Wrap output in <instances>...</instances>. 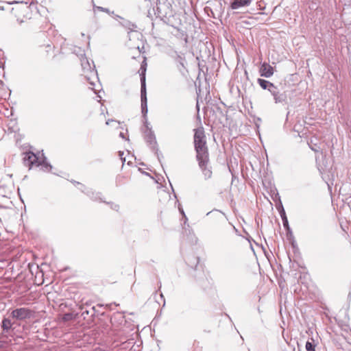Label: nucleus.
Masks as SVG:
<instances>
[{"instance_id":"f257e3e1","label":"nucleus","mask_w":351,"mask_h":351,"mask_svg":"<svg viewBox=\"0 0 351 351\" xmlns=\"http://www.w3.org/2000/svg\"><path fill=\"white\" fill-rule=\"evenodd\" d=\"M194 131V147L196 152V159L204 178L208 180L212 177L213 172L210 166L206 135L203 128L195 129Z\"/></svg>"},{"instance_id":"f03ea898","label":"nucleus","mask_w":351,"mask_h":351,"mask_svg":"<svg viewBox=\"0 0 351 351\" xmlns=\"http://www.w3.org/2000/svg\"><path fill=\"white\" fill-rule=\"evenodd\" d=\"M23 163L25 166L32 167V165L36 166L42 165L45 170L50 171L52 167L47 162V158L43 155V158L40 159L37 155L32 152H27L23 158Z\"/></svg>"},{"instance_id":"7ed1b4c3","label":"nucleus","mask_w":351,"mask_h":351,"mask_svg":"<svg viewBox=\"0 0 351 351\" xmlns=\"http://www.w3.org/2000/svg\"><path fill=\"white\" fill-rule=\"evenodd\" d=\"M33 314V311L25 307H21L14 309L10 313V317L16 320L23 321L30 319Z\"/></svg>"},{"instance_id":"20e7f679","label":"nucleus","mask_w":351,"mask_h":351,"mask_svg":"<svg viewBox=\"0 0 351 351\" xmlns=\"http://www.w3.org/2000/svg\"><path fill=\"white\" fill-rule=\"evenodd\" d=\"M13 324L14 322H12L10 317H3L1 324V328L2 329L1 337H6V339H8L9 336L12 337V333L14 330Z\"/></svg>"},{"instance_id":"39448f33","label":"nucleus","mask_w":351,"mask_h":351,"mask_svg":"<svg viewBox=\"0 0 351 351\" xmlns=\"http://www.w3.org/2000/svg\"><path fill=\"white\" fill-rule=\"evenodd\" d=\"M157 6L156 10V14L158 17L164 18L167 17L168 16H171L172 14L171 11V5L169 3H160L159 0H158Z\"/></svg>"},{"instance_id":"423d86ee","label":"nucleus","mask_w":351,"mask_h":351,"mask_svg":"<svg viewBox=\"0 0 351 351\" xmlns=\"http://www.w3.org/2000/svg\"><path fill=\"white\" fill-rule=\"evenodd\" d=\"M270 93L274 97V99L276 104H283L287 102V96L286 93H280L276 86L273 90H271Z\"/></svg>"},{"instance_id":"0eeeda50","label":"nucleus","mask_w":351,"mask_h":351,"mask_svg":"<svg viewBox=\"0 0 351 351\" xmlns=\"http://www.w3.org/2000/svg\"><path fill=\"white\" fill-rule=\"evenodd\" d=\"M173 58L178 64V69L180 71H182V69H185L186 58L184 53L175 51Z\"/></svg>"},{"instance_id":"6e6552de","label":"nucleus","mask_w":351,"mask_h":351,"mask_svg":"<svg viewBox=\"0 0 351 351\" xmlns=\"http://www.w3.org/2000/svg\"><path fill=\"white\" fill-rule=\"evenodd\" d=\"M260 73L262 77H270L274 74V69L269 64L264 62L260 68Z\"/></svg>"},{"instance_id":"1a4fd4ad","label":"nucleus","mask_w":351,"mask_h":351,"mask_svg":"<svg viewBox=\"0 0 351 351\" xmlns=\"http://www.w3.org/2000/svg\"><path fill=\"white\" fill-rule=\"evenodd\" d=\"M141 69H143L141 73V99H147V93H146V85H145V69H143V66L141 65Z\"/></svg>"},{"instance_id":"9d476101","label":"nucleus","mask_w":351,"mask_h":351,"mask_svg":"<svg viewBox=\"0 0 351 351\" xmlns=\"http://www.w3.org/2000/svg\"><path fill=\"white\" fill-rule=\"evenodd\" d=\"M119 23L121 26L129 30L128 34L132 32H135L137 28V25L134 23L124 18Z\"/></svg>"},{"instance_id":"9b49d317","label":"nucleus","mask_w":351,"mask_h":351,"mask_svg":"<svg viewBox=\"0 0 351 351\" xmlns=\"http://www.w3.org/2000/svg\"><path fill=\"white\" fill-rule=\"evenodd\" d=\"M277 208L281 217L284 228L286 229V230H290V227L289 225V221L286 215V213L281 202L280 203L279 206H277Z\"/></svg>"},{"instance_id":"f8f14e48","label":"nucleus","mask_w":351,"mask_h":351,"mask_svg":"<svg viewBox=\"0 0 351 351\" xmlns=\"http://www.w3.org/2000/svg\"><path fill=\"white\" fill-rule=\"evenodd\" d=\"M186 263L191 267L194 268V269L198 270L197 267L199 263V258L195 255L189 256L186 259Z\"/></svg>"},{"instance_id":"ddd939ff","label":"nucleus","mask_w":351,"mask_h":351,"mask_svg":"<svg viewBox=\"0 0 351 351\" xmlns=\"http://www.w3.org/2000/svg\"><path fill=\"white\" fill-rule=\"evenodd\" d=\"M145 139L147 142V143L149 145L151 149H154L156 141V137L154 134L153 132L149 130L145 135Z\"/></svg>"},{"instance_id":"4468645a","label":"nucleus","mask_w":351,"mask_h":351,"mask_svg":"<svg viewBox=\"0 0 351 351\" xmlns=\"http://www.w3.org/2000/svg\"><path fill=\"white\" fill-rule=\"evenodd\" d=\"M212 214V217L215 219L218 220L220 222H224L226 221V217L223 213H222L220 210H213L211 212H208L206 215H209Z\"/></svg>"},{"instance_id":"2eb2a0df","label":"nucleus","mask_w":351,"mask_h":351,"mask_svg":"<svg viewBox=\"0 0 351 351\" xmlns=\"http://www.w3.org/2000/svg\"><path fill=\"white\" fill-rule=\"evenodd\" d=\"M257 82L263 89L268 90L269 92L276 87L273 83L266 80L258 78Z\"/></svg>"},{"instance_id":"dca6fc26","label":"nucleus","mask_w":351,"mask_h":351,"mask_svg":"<svg viewBox=\"0 0 351 351\" xmlns=\"http://www.w3.org/2000/svg\"><path fill=\"white\" fill-rule=\"evenodd\" d=\"M252 0H234L231 3V8L233 10L238 9L241 7L248 6Z\"/></svg>"},{"instance_id":"f3484780","label":"nucleus","mask_w":351,"mask_h":351,"mask_svg":"<svg viewBox=\"0 0 351 351\" xmlns=\"http://www.w3.org/2000/svg\"><path fill=\"white\" fill-rule=\"evenodd\" d=\"M147 99H141V112L144 117L147 113Z\"/></svg>"},{"instance_id":"a211bd4d","label":"nucleus","mask_w":351,"mask_h":351,"mask_svg":"<svg viewBox=\"0 0 351 351\" xmlns=\"http://www.w3.org/2000/svg\"><path fill=\"white\" fill-rule=\"evenodd\" d=\"M306 351H315V344L313 342L307 341L306 343Z\"/></svg>"},{"instance_id":"6ab92c4d","label":"nucleus","mask_w":351,"mask_h":351,"mask_svg":"<svg viewBox=\"0 0 351 351\" xmlns=\"http://www.w3.org/2000/svg\"><path fill=\"white\" fill-rule=\"evenodd\" d=\"M204 273L202 269L199 270L198 274L195 275L194 277L197 281H199L200 279L204 277Z\"/></svg>"},{"instance_id":"aec40b11","label":"nucleus","mask_w":351,"mask_h":351,"mask_svg":"<svg viewBox=\"0 0 351 351\" xmlns=\"http://www.w3.org/2000/svg\"><path fill=\"white\" fill-rule=\"evenodd\" d=\"M97 10L106 12L107 14H110V10L108 8H103L100 6L97 7Z\"/></svg>"},{"instance_id":"412c9836","label":"nucleus","mask_w":351,"mask_h":351,"mask_svg":"<svg viewBox=\"0 0 351 351\" xmlns=\"http://www.w3.org/2000/svg\"><path fill=\"white\" fill-rule=\"evenodd\" d=\"M119 207V205L112 204L111 208L112 209L117 210Z\"/></svg>"},{"instance_id":"4be33fe9","label":"nucleus","mask_w":351,"mask_h":351,"mask_svg":"<svg viewBox=\"0 0 351 351\" xmlns=\"http://www.w3.org/2000/svg\"><path fill=\"white\" fill-rule=\"evenodd\" d=\"M114 19H116V20H122V19H123L122 16H119V15H117V14H115L114 16Z\"/></svg>"},{"instance_id":"5701e85b","label":"nucleus","mask_w":351,"mask_h":351,"mask_svg":"<svg viewBox=\"0 0 351 351\" xmlns=\"http://www.w3.org/2000/svg\"><path fill=\"white\" fill-rule=\"evenodd\" d=\"M119 156L121 157V159L122 160L123 162H124L125 159L122 158V156L123 155V152H121V151H119Z\"/></svg>"},{"instance_id":"b1692460","label":"nucleus","mask_w":351,"mask_h":351,"mask_svg":"<svg viewBox=\"0 0 351 351\" xmlns=\"http://www.w3.org/2000/svg\"><path fill=\"white\" fill-rule=\"evenodd\" d=\"M88 313H89V311L86 310V311H82V315L84 316L85 315H88Z\"/></svg>"},{"instance_id":"393cba45","label":"nucleus","mask_w":351,"mask_h":351,"mask_svg":"<svg viewBox=\"0 0 351 351\" xmlns=\"http://www.w3.org/2000/svg\"><path fill=\"white\" fill-rule=\"evenodd\" d=\"M119 136L123 139L125 138V135L123 132H120Z\"/></svg>"},{"instance_id":"a878e982","label":"nucleus","mask_w":351,"mask_h":351,"mask_svg":"<svg viewBox=\"0 0 351 351\" xmlns=\"http://www.w3.org/2000/svg\"><path fill=\"white\" fill-rule=\"evenodd\" d=\"M17 21L19 22V24H21L22 23L24 22V20L23 19H17Z\"/></svg>"},{"instance_id":"bb28decb","label":"nucleus","mask_w":351,"mask_h":351,"mask_svg":"<svg viewBox=\"0 0 351 351\" xmlns=\"http://www.w3.org/2000/svg\"><path fill=\"white\" fill-rule=\"evenodd\" d=\"M311 149L315 152H318V149L317 148H315V147H311Z\"/></svg>"},{"instance_id":"cd10ccee","label":"nucleus","mask_w":351,"mask_h":351,"mask_svg":"<svg viewBox=\"0 0 351 351\" xmlns=\"http://www.w3.org/2000/svg\"><path fill=\"white\" fill-rule=\"evenodd\" d=\"M287 236L289 237V235H291L292 234V232H291V230L290 229V230H287Z\"/></svg>"},{"instance_id":"c85d7f7f","label":"nucleus","mask_w":351,"mask_h":351,"mask_svg":"<svg viewBox=\"0 0 351 351\" xmlns=\"http://www.w3.org/2000/svg\"><path fill=\"white\" fill-rule=\"evenodd\" d=\"M27 10H28V8L27 7H25V8H23V9H21V11L23 12V11H27Z\"/></svg>"},{"instance_id":"c756f323","label":"nucleus","mask_w":351,"mask_h":351,"mask_svg":"<svg viewBox=\"0 0 351 351\" xmlns=\"http://www.w3.org/2000/svg\"><path fill=\"white\" fill-rule=\"evenodd\" d=\"M90 191H88L86 192V194H87L88 195H90ZM91 193H92V195H94V193H93V192H91Z\"/></svg>"},{"instance_id":"7c9ffc66","label":"nucleus","mask_w":351,"mask_h":351,"mask_svg":"<svg viewBox=\"0 0 351 351\" xmlns=\"http://www.w3.org/2000/svg\"><path fill=\"white\" fill-rule=\"evenodd\" d=\"M110 14V15H111V16H112L113 17H114V15H115L113 11H112V12L110 11V14Z\"/></svg>"},{"instance_id":"2f4dec72","label":"nucleus","mask_w":351,"mask_h":351,"mask_svg":"<svg viewBox=\"0 0 351 351\" xmlns=\"http://www.w3.org/2000/svg\"><path fill=\"white\" fill-rule=\"evenodd\" d=\"M110 14V15H111V16H112L113 17H114V15H115L113 11H112V12L110 11V14Z\"/></svg>"},{"instance_id":"473e14b6","label":"nucleus","mask_w":351,"mask_h":351,"mask_svg":"<svg viewBox=\"0 0 351 351\" xmlns=\"http://www.w3.org/2000/svg\"><path fill=\"white\" fill-rule=\"evenodd\" d=\"M69 316H70V315H69V314H66L64 319H68Z\"/></svg>"},{"instance_id":"72a5a7b5","label":"nucleus","mask_w":351,"mask_h":351,"mask_svg":"<svg viewBox=\"0 0 351 351\" xmlns=\"http://www.w3.org/2000/svg\"><path fill=\"white\" fill-rule=\"evenodd\" d=\"M69 316H70V315H69V314H66L64 319H68Z\"/></svg>"},{"instance_id":"f704fd0d","label":"nucleus","mask_w":351,"mask_h":351,"mask_svg":"<svg viewBox=\"0 0 351 351\" xmlns=\"http://www.w3.org/2000/svg\"><path fill=\"white\" fill-rule=\"evenodd\" d=\"M110 121H113V120H110V119H108V120L106 121V124H107V125H109V124H110Z\"/></svg>"}]
</instances>
